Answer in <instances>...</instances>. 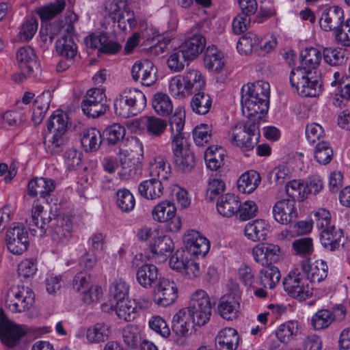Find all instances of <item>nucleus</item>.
<instances>
[{"instance_id": "obj_1", "label": "nucleus", "mask_w": 350, "mask_h": 350, "mask_svg": "<svg viewBox=\"0 0 350 350\" xmlns=\"http://www.w3.org/2000/svg\"><path fill=\"white\" fill-rule=\"evenodd\" d=\"M241 105L243 113L258 122L267 113L270 86L265 81H257L243 85L241 90Z\"/></svg>"}, {"instance_id": "obj_2", "label": "nucleus", "mask_w": 350, "mask_h": 350, "mask_svg": "<svg viewBox=\"0 0 350 350\" xmlns=\"http://www.w3.org/2000/svg\"><path fill=\"white\" fill-rule=\"evenodd\" d=\"M105 17L109 18L123 31L133 29L144 20L140 9L131 10L126 0H107L105 3Z\"/></svg>"}, {"instance_id": "obj_3", "label": "nucleus", "mask_w": 350, "mask_h": 350, "mask_svg": "<svg viewBox=\"0 0 350 350\" xmlns=\"http://www.w3.org/2000/svg\"><path fill=\"white\" fill-rule=\"evenodd\" d=\"M291 86L303 97H316L323 91L321 76L306 67L293 68L289 76Z\"/></svg>"}, {"instance_id": "obj_4", "label": "nucleus", "mask_w": 350, "mask_h": 350, "mask_svg": "<svg viewBox=\"0 0 350 350\" xmlns=\"http://www.w3.org/2000/svg\"><path fill=\"white\" fill-rule=\"evenodd\" d=\"M146 105L145 94L135 88H126L121 91L114 99L115 113L122 118L137 116Z\"/></svg>"}, {"instance_id": "obj_5", "label": "nucleus", "mask_w": 350, "mask_h": 350, "mask_svg": "<svg viewBox=\"0 0 350 350\" xmlns=\"http://www.w3.org/2000/svg\"><path fill=\"white\" fill-rule=\"evenodd\" d=\"M230 142L243 151L252 150L260 137L258 122L252 119L241 121L232 126L228 133Z\"/></svg>"}, {"instance_id": "obj_6", "label": "nucleus", "mask_w": 350, "mask_h": 350, "mask_svg": "<svg viewBox=\"0 0 350 350\" xmlns=\"http://www.w3.org/2000/svg\"><path fill=\"white\" fill-rule=\"evenodd\" d=\"M192 323L198 327L206 325L212 314V304L208 293L202 289L196 291L191 297L189 306L183 308Z\"/></svg>"}, {"instance_id": "obj_7", "label": "nucleus", "mask_w": 350, "mask_h": 350, "mask_svg": "<svg viewBox=\"0 0 350 350\" xmlns=\"http://www.w3.org/2000/svg\"><path fill=\"white\" fill-rule=\"evenodd\" d=\"M283 286L288 295L299 301L310 298L313 295V287L298 269L289 271L284 279Z\"/></svg>"}, {"instance_id": "obj_8", "label": "nucleus", "mask_w": 350, "mask_h": 350, "mask_svg": "<svg viewBox=\"0 0 350 350\" xmlns=\"http://www.w3.org/2000/svg\"><path fill=\"white\" fill-rule=\"evenodd\" d=\"M151 214L154 221L159 223L167 222L166 228L170 232H176L182 227L180 217L176 215V206L169 200L158 203L152 210Z\"/></svg>"}, {"instance_id": "obj_9", "label": "nucleus", "mask_w": 350, "mask_h": 350, "mask_svg": "<svg viewBox=\"0 0 350 350\" xmlns=\"http://www.w3.org/2000/svg\"><path fill=\"white\" fill-rule=\"evenodd\" d=\"M34 295L27 286H18L7 294V308L12 312H22L33 304Z\"/></svg>"}, {"instance_id": "obj_10", "label": "nucleus", "mask_w": 350, "mask_h": 350, "mask_svg": "<svg viewBox=\"0 0 350 350\" xmlns=\"http://www.w3.org/2000/svg\"><path fill=\"white\" fill-rule=\"evenodd\" d=\"M105 94L103 89L92 88L87 91L81 103V109L90 118H98L105 113L107 107L104 103Z\"/></svg>"}, {"instance_id": "obj_11", "label": "nucleus", "mask_w": 350, "mask_h": 350, "mask_svg": "<svg viewBox=\"0 0 350 350\" xmlns=\"http://www.w3.org/2000/svg\"><path fill=\"white\" fill-rule=\"evenodd\" d=\"M0 340L9 349L16 347L26 332L21 325L8 320L0 309Z\"/></svg>"}, {"instance_id": "obj_12", "label": "nucleus", "mask_w": 350, "mask_h": 350, "mask_svg": "<svg viewBox=\"0 0 350 350\" xmlns=\"http://www.w3.org/2000/svg\"><path fill=\"white\" fill-rule=\"evenodd\" d=\"M178 297V288L173 280L160 278L154 287V301L159 306L167 307Z\"/></svg>"}, {"instance_id": "obj_13", "label": "nucleus", "mask_w": 350, "mask_h": 350, "mask_svg": "<svg viewBox=\"0 0 350 350\" xmlns=\"http://www.w3.org/2000/svg\"><path fill=\"white\" fill-rule=\"evenodd\" d=\"M72 230V224L68 219L60 215H53V220L47 226L46 234L55 243L65 244L71 237Z\"/></svg>"}, {"instance_id": "obj_14", "label": "nucleus", "mask_w": 350, "mask_h": 350, "mask_svg": "<svg viewBox=\"0 0 350 350\" xmlns=\"http://www.w3.org/2000/svg\"><path fill=\"white\" fill-rule=\"evenodd\" d=\"M7 246L14 254H21L29 246L28 232L24 226L18 223L14 224L6 233Z\"/></svg>"}, {"instance_id": "obj_15", "label": "nucleus", "mask_w": 350, "mask_h": 350, "mask_svg": "<svg viewBox=\"0 0 350 350\" xmlns=\"http://www.w3.org/2000/svg\"><path fill=\"white\" fill-rule=\"evenodd\" d=\"M252 254L254 260L262 266L277 262L282 256L280 247L271 243L257 244L253 247Z\"/></svg>"}, {"instance_id": "obj_16", "label": "nucleus", "mask_w": 350, "mask_h": 350, "mask_svg": "<svg viewBox=\"0 0 350 350\" xmlns=\"http://www.w3.org/2000/svg\"><path fill=\"white\" fill-rule=\"evenodd\" d=\"M184 244L188 253L193 256L204 257L210 250L209 241L198 231L189 230L184 236Z\"/></svg>"}, {"instance_id": "obj_17", "label": "nucleus", "mask_w": 350, "mask_h": 350, "mask_svg": "<svg viewBox=\"0 0 350 350\" xmlns=\"http://www.w3.org/2000/svg\"><path fill=\"white\" fill-rule=\"evenodd\" d=\"M16 59L21 70L29 77H36L40 73V67L35 51L29 46L21 47L16 53Z\"/></svg>"}, {"instance_id": "obj_18", "label": "nucleus", "mask_w": 350, "mask_h": 350, "mask_svg": "<svg viewBox=\"0 0 350 350\" xmlns=\"http://www.w3.org/2000/svg\"><path fill=\"white\" fill-rule=\"evenodd\" d=\"M272 214L273 219L278 224H289L298 216L297 203L289 199L278 200L273 206Z\"/></svg>"}, {"instance_id": "obj_19", "label": "nucleus", "mask_w": 350, "mask_h": 350, "mask_svg": "<svg viewBox=\"0 0 350 350\" xmlns=\"http://www.w3.org/2000/svg\"><path fill=\"white\" fill-rule=\"evenodd\" d=\"M156 73L157 68L154 64L148 59L135 62L131 68L133 79L148 87L156 82Z\"/></svg>"}, {"instance_id": "obj_20", "label": "nucleus", "mask_w": 350, "mask_h": 350, "mask_svg": "<svg viewBox=\"0 0 350 350\" xmlns=\"http://www.w3.org/2000/svg\"><path fill=\"white\" fill-rule=\"evenodd\" d=\"M109 326L104 323H97L88 328L80 327L75 336L79 339L85 337L89 343H100L107 340L109 336Z\"/></svg>"}, {"instance_id": "obj_21", "label": "nucleus", "mask_w": 350, "mask_h": 350, "mask_svg": "<svg viewBox=\"0 0 350 350\" xmlns=\"http://www.w3.org/2000/svg\"><path fill=\"white\" fill-rule=\"evenodd\" d=\"M327 265L322 260H317L311 262L308 259L303 260L301 270L305 275L306 280L311 283L320 282L327 275Z\"/></svg>"}, {"instance_id": "obj_22", "label": "nucleus", "mask_w": 350, "mask_h": 350, "mask_svg": "<svg viewBox=\"0 0 350 350\" xmlns=\"http://www.w3.org/2000/svg\"><path fill=\"white\" fill-rule=\"evenodd\" d=\"M241 298L233 293L223 295L219 300L217 310L220 316L227 320H232L238 315Z\"/></svg>"}, {"instance_id": "obj_23", "label": "nucleus", "mask_w": 350, "mask_h": 350, "mask_svg": "<svg viewBox=\"0 0 350 350\" xmlns=\"http://www.w3.org/2000/svg\"><path fill=\"white\" fill-rule=\"evenodd\" d=\"M343 20V10L338 6H332L323 10L319 18V25L323 31H330L339 28Z\"/></svg>"}, {"instance_id": "obj_24", "label": "nucleus", "mask_w": 350, "mask_h": 350, "mask_svg": "<svg viewBox=\"0 0 350 350\" xmlns=\"http://www.w3.org/2000/svg\"><path fill=\"white\" fill-rule=\"evenodd\" d=\"M269 222L262 219H256L248 222L244 228V234L247 239L254 241H265L270 232Z\"/></svg>"}, {"instance_id": "obj_25", "label": "nucleus", "mask_w": 350, "mask_h": 350, "mask_svg": "<svg viewBox=\"0 0 350 350\" xmlns=\"http://www.w3.org/2000/svg\"><path fill=\"white\" fill-rule=\"evenodd\" d=\"M53 215L44 211V206L36 200L32 204L29 226L40 229V235L45 234L47 226L53 220Z\"/></svg>"}, {"instance_id": "obj_26", "label": "nucleus", "mask_w": 350, "mask_h": 350, "mask_svg": "<svg viewBox=\"0 0 350 350\" xmlns=\"http://www.w3.org/2000/svg\"><path fill=\"white\" fill-rule=\"evenodd\" d=\"M55 188L53 180L47 178H34L30 180L27 185V193L29 196L35 198L40 196L45 198L51 194Z\"/></svg>"}, {"instance_id": "obj_27", "label": "nucleus", "mask_w": 350, "mask_h": 350, "mask_svg": "<svg viewBox=\"0 0 350 350\" xmlns=\"http://www.w3.org/2000/svg\"><path fill=\"white\" fill-rule=\"evenodd\" d=\"M239 341L237 331L232 327H225L215 337V347L217 350H235L238 347Z\"/></svg>"}, {"instance_id": "obj_28", "label": "nucleus", "mask_w": 350, "mask_h": 350, "mask_svg": "<svg viewBox=\"0 0 350 350\" xmlns=\"http://www.w3.org/2000/svg\"><path fill=\"white\" fill-rule=\"evenodd\" d=\"M136 280L138 284L145 288L154 287L159 280L157 267L152 264L142 265L137 271Z\"/></svg>"}, {"instance_id": "obj_29", "label": "nucleus", "mask_w": 350, "mask_h": 350, "mask_svg": "<svg viewBox=\"0 0 350 350\" xmlns=\"http://www.w3.org/2000/svg\"><path fill=\"white\" fill-rule=\"evenodd\" d=\"M206 44V40L203 36L194 33L182 43L178 47L184 52L190 60L194 59L202 53Z\"/></svg>"}, {"instance_id": "obj_30", "label": "nucleus", "mask_w": 350, "mask_h": 350, "mask_svg": "<svg viewBox=\"0 0 350 350\" xmlns=\"http://www.w3.org/2000/svg\"><path fill=\"white\" fill-rule=\"evenodd\" d=\"M300 333L299 323L297 321H288L280 325L275 330L276 338L284 344L295 341Z\"/></svg>"}, {"instance_id": "obj_31", "label": "nucleus", "mask_w": 350, "mask_h": 350, "mask_svg": "<svg viewBox=\"0 0 350 350\" xmlns=\"http://www.w3.org/2000/svg\"><path fill=\"white\" fill-rule=\"evenodd\" d=\"M226 63V60L222 52L214 46L207 48L204 57V64L208 71L219 72Z\"/></svg>"}, {"instance_id": "obj_32", "label": "nucleus", "mask_w": 350, "mask_h": 350, "mask_svg": "<svg viewBox=\"0 0 350 350\" xmlns=\"http://www.w3.org/2000/svg\"><path fill=\"white\" fill-rule=\"evenodd\" d=\"M148 171L151 177L166 180L171 174V166L165 158L157 156L149 161Z\"/></svg>"}, {"instance_id": "obj_33", "label": "nucleus", "mask_w": 350, "mask_h": 350, "mask_svg": "<svg viewBox=\"0 0 350 350\" xmlns=\"http://www.w3.org/2000/svg\"><path fill=\"white\" fill-rule=\"evenodd\" d=\"M138 192L141 196L147 200H156L163 195V186L160 180L152 177L139 183Z\"/></svg>"}, {"instance_id": "obj_34", "label": "nucleus", "mask_w": 350, "mask_h": 350, "mask_svg": "<svg viewBox=\"0 0 350 350\" xmlns=\"http://www.w3.org/2000/svg\"><path fill=\"white\" fill-rule=\"evenodd\" d=\"M181 75L189 95L201 91L205 87L206 81L198 70L190 69Z\"/></svg>"}, {"instance_id": "obj_35", "label": "nucleus", "mask_w": 350, "mask_h": 350, "mask_svg": "<svg viewBox=\"0 0 350 350\" xmlns=\"http://www.w3.org/2000/svg\"><path fill=\"white\" fill-rule=\"evenodd\" d=\"M81 143L85 152L96 151L102 142L100 132L96 128H87L81 133Z\"/></svg>"}, {"instance_id": "obj_36", "label": "nucleus", "mask_w": 350, "mask_h": 350, "mask_svg": "<svg viewBox=\"0 0 350 350\" xmlns=\"http://www.w3.org/2000/svg\"><path fill=\"white\" fill-rule=\"evenodd\" d=\"M238 206V197L230 193L221 196L217 202L218 213L226 217H230L234 215L237 216Z\"/></svg>"}, {"instance_id": "obj_37", "label": "nucleus", "mask_w": 350, "mask_h": 350, "mask_svg": "<svg viewBox=\"0 0 350 350\" xmlns=\"http://www.w3.org/2000/svg\"><path fill=\"white\" fill-rule=\"evenodd\" d=\"M342 237V232L340 229L332 226L322 230L320 241L325 248L332 251L339 247Z\"/></svg>"}, {"instance_id": "obj_38", "label": "nucleus", "mask_w": 350, "mask_h": 350, "mask_svg": "<svg viewBox=\"0 0 350 350\" xmlns=\"http://www.w3.org/2000/svg\"><path fill=\"white\" fill-rule=\"evenodd\" d=\"M138 309L136 301L130 299L116 302L115 307L118 317L125 321L134 320L138 315Z\"/></svg>"}, {"instance_id": "obj_39", "label": "nucleus", "mask_w": 350, "mask_h": 350, "mask_svg": "<svg viewBox=\"0 0 350 350\" xmlns=\"http://www.w3.org/2000/svg\"><path fill=\"white\" fill-rule=\"evenodd\" d=\"M57 53L66 59L67 61H72L77 54V46L72 38L62 36L55 43Z\"/></svg>"}, {"instance_id": "obj_40", "label": "nucleus", "mask_w": 350, "mask_h": 350, "mask_svg": "<svg viewBox=\"0 0 350 350\" xmlns=\"http://www.w3.org/2000/svg\"><path fill=\"white\" fill-rule=\"evenodd\" d=\"M225 150L220 146H211L204 152V159L207 168L212 171L219 169L224 162Z\"/></svg>"}, {"instance_id": "obj_41", "label": "nucleus", "mask_w": 350, "mask_h": 350, "mask_svg": "<svg viewBox=\"0 0 350 350\" xmlns=\"http://www.w3.org/2000/svg\"><path fill=\"white\" fill-rule=\"evenodd\" d=\"M260 182V175L256 171L245 172L237 181L238 190L243 193H251L256 189Z\"/></svg>"}, {"instance_id": "obj_42", "label": "nucleus", "mask_w": 350, "mask_h": 350, "mask_svg": "<svg viewBox=\"0 0 350 350\" xmlns=\"http://www.w3.org/2000/svg\"><path fill=\"white\" fill-rule=\"evenodd\" d=\"M117 208L122 213H130L135 206V199L133 194L126 188L119 189L115 195Z\"/></svg>"}, {"instance_id": "obj_43", "label": "nucleus", "mask_w": 350, "mask_h": 350, "mask_svg": "<svg viewBox=\"0 0 350 350\" xmlns=\"http://www.w3.org/2000/svg\"><path fill=\"white\" fill-rule=\"evenodd\" d=\"M191 319L183 308L179 310L172 319V330L176 335L186 336L190 331Z\"/></svg>"}, {"instance_id": "obj_44", "label": "nucleus", "mask_w": 350, "mask_h": 350, "mask_svg": "<svg viewBox=\"0 0 350 350\" xmlns=\"http://www.w3.org/2000/svg\"><path fill=\"white\" fill-rule=\"evenodd\" d=\"M281 278L280 271L274 265H268L259 273L260 282L262 286L270 289L273 288Z\"/></svg>"}, {"instance_id": "obj_45", "label": "nucleus", "mask_w": 350, "mask_h": 350, "mask_svg": "<svg viewBox=\"0 0 350 350\" xmlns=\"http://www.w3.org/2000/svg\"><path fill=\"white\" fill-rule=\"evenodd\" d=\"M189 61L191 60L187 58L184 52L178 47L169 53L167 66L171 71L180 72L184 70L185 65Z\"/></svg>"}, {"instance_id": "obj_46", "label": "nucleus", "mask_w": 350, "mask_h": 350, "mask_svg": "<svg viewBox=\"0 0 350 350\" xmlns=\"http://www.w3.org/2000/svg\"><path fill=\"white\" fill-rule=\"evenodd\" d=\"M190 105L194 113L199 115H204L209 111L212 105V100L208 94L200 91L195 93L191 98Z\"/></svg>"}, {"instance_id": "obj_47", "label": "nucleus", "mask_w": 350, "mask_h": 350, "mask_svg": "<svg viewBox=\"0 0 350 350\" xmlns=\"http://www.w3.org/2000/svg\"><path fill=\"white\" fill-rule=\"evenodd\" d=\"M152 104L155 112L162 116H168L173 110V105L170 98L164 93L155 94Z\"/></svg>"}, {"instance_id": "obj_48", "label": "nucleus", "mask_w": 350, "mask_h": 350, "mask_svg": "<svg viewBox=\"0 0 350 350\" xmlns=\"http://www.w3.org/2000/svg\"><path fill=\"white\" fill-rule=\"evenodd\" d=\"M144 129L148 135L160 137L166 130L167 123L161 118L149 116L144 118Z\"/></svg>"}, {"instance_id": "obj_49", "label": "nucleus", "mask_w": 350, "mask_h": 350, "mask_svg": "<svg viewBox=\"0 0 350 350\" xmlns=\"http://www.w3.org/2000/svg\"><path fill=\"white\" fill-rule=\"evenodd\" d=\"M312 220H301L293 225H291L285 230L282 231L280 236L284 239H290L296 236L304 234L311 231Z\"/></svg>"}, {"instance_id": "obj_50", "label": "nucleus", "mask_w": 350, "mask_h": 350, "mask_svg": "<svg viewBox=\"0 0 350 350\" xmlns=\"http://www.w3.org/2000/svg\"><path fill=\"white\" fill-rule=\"evenodd\" d=\"M293 167L288 163H282L274 167L269 174V178L271 183L283 185L285 181L292 176Z\"/></svg>"}, {"instance_id": "obj_51", "label": "nucleus", "mask_w": 350, "mask_h": 350, "mask_svg": "<svg viewBox=\"0 0 350 350\" xmlns=\"http://www.w3.org/2000/svg\"><path fill=\"white\" fill-rule=\"evenodd\" d=\"M258 42V37L254 33L248 32L239 38L237 49L240 54L247 55L252 51L256 53Z\"/></svg>"}, {"instance_id": "obj_52", "label": "nucleus", "mask_w": 350, "mask_h": 350, "mask_svg": "<svg viewBox=\"0 0 350 350\" xmlns=\"http://www.w3.org/2000/svg\"><path fill=\"white\" fill-rule=\"evenodd\" d=\"M172 239L161 232L159 237L157 238L152 243H150V251L152 254L160 256H165L167 253L171 252L174 249Z\"/></svg>"}, {"instance_id": "obj_53", "label": "nucleus", "mask_w": 350, "mask_h": 350, "mask_svg": "<svg viewBox=\"0 0 350 350\" xmlns=\"http://www.w3.org/2000/svg\"><path fill=\"white\" fill-rule=\"evenodd\" d=\"M301 57L303 67L315 70L321 62L322 54L319 49L311 47L302 51Z\"/></svg>"}, {"instance_id": "obj_54", "label": "nucleus", "mask_w": 350, "mask_h": 350, "mask_svg": "<svg viewBox=\"0 0 350 350\" xmlns=\"http://www.w3.org/2000/svg\"><path fill=\"white\" fill-rule=\"evenodd\" d=\"M66 6L64 0H57L40 8L37 13L42 21H49L61 13Z\"/></svg>"}, {"instance_id": "obj_55", "label": "nucleus", "mask_w": 350, "mask_h": 350, "mask_svg": "<svg viewBox=\"0 0 350 350\" xmlns=\"http://www.w3.org/2000/svg\"><path fill=\"white\" fill-rule=\"evenodd\" d=\"M47 137H46L44 144L48 152L56 154L62 152L67 142L66 133H55L49 139Z\"/></svg>"}, {"instance_id": "obj_56", "label": "nucleus", "mask_w": 350, "mask_h": 350, "mask_svg": "<svg viewBox=\"0 0 350 350\" xmlns=\"http://www.w3.org/2000/svg\"><path fill=\"white\" fill-rule=\"evenodd\" d=\"M66 116L62 111H56L47 122V129L50 133H66L67 129Z\"/></svg>"}, {"instance_id": "obj_57", "label": "nucleus", "mask_w": 350, "mask_h": 350, "mask_svg": "<svg viewBox=\"0 0 350 350\" xmlns=\"http://www.w3.org/2000/svg\"><path fill=\"white\" fill-rule=\"evenodd\" d=\"M286 192L290 200L303 201L306 198L305 183L301 180H293L286 185Z\"/></svg>"}, {"instance_id": "obj_58", "label": "nucleus", "mask_w": 350, "mask_h": 350, "mask_svg": "<svg viewBox=\"0 0 350 350\" xmlns=\"http://www.w3.org/2000/svg\"><path fill=\"white\" fill-rule=\"evenodd\" d=\"M38 27V20L34 17H27L19 27L18 33L21 41H29L34 36Z\"/></svg>"}, {"instance_id": "obj_59", "label": "nucleus", "mask_w": 350, "mask_h": 350, "mask_svg": "<svg viewBox=\"0 0 350 350\" xmlns=\"http://www.w3.org/2000/svg\"><path fill=\"white\" fill-rule=\"evenodd\" d=\"M129 284L122 278L116 279L110 286V293L116 302L129 299Z\"/></svg>"}, {"instance_id": "obj_60", "label": "nucleus", "mask_w": 350, "mask_h": 350, "mask_svg": "<svg viewBox=\"0 0 350 350\" xmlns=\"http://www.w3.org/2000/svg\"><path fill=\"white\" fill-rule=\"evenodd\" d=\"M333 150L329 144L325 141L318 142L314 152L315 160L322 165L329 163L332 159Z\"/></svg>"}, {"instance_id": "obj_61", "label": "nucleus", "mask_w": 350, "mask_h": 350, "mask_svg": "<svg viewBox=\"0 0 350 350\" xmlns=\"http://www.w3.org/2000/svg\"><path fill=\"white\" fill-rule=\"evenodd\" d=\"M258 207L252 200H246L243 203L239 202L237 217L241 221H247L257 215Z\"/></svg>"}, {"instance_id": "obj_62", "label": "nucleus", "mask_w": 350, "mask_h": 350, "mask_svg": "<svg viewBox=\"0 0 350 350\" xmlns=\"http://www.w3.org/2000/svg\"><path fill=\"white\" fill-rule=\"evenodd\" d=\"M332 323L329 310L322 309L318 310L311 319V326L315 330L327 328Z\"/></svg>"}, {"instance_id": "obj_63", "label": "nucleus", "mask_w": 350, "mask_h": 350, "mask_svg": "<svg viewBox=\"0 0 350 350\" xmlns=\"http://www.w3.org/2000/svg\"><path fill=\"white\" fill-rule=\"evenodd\" d=\"M174 157L176 167L183 172H190L195 165L194 155L191 150H186Z\"/></svg>"}, {"instance_id": "obj_64", "label": "nucleus", "mask_w": 350, "mask_h": 350, "mask_svg": "<svg viewBox=\"0 0 350 350\" xmlns=\"http://www.w3.org/2000/svg\"><path fill=\"white\" fill-rule=\"evenodd\" d=\"M125 133L126 130L123 126L113 124L105 129L103 135L109 144L114 145L124 138Z\"/></svg>"}]
</instances>
